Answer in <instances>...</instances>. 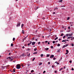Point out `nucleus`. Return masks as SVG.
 I'll return each instance as SVG.
<instances>
[{
	"label": "nucleus",
	"mask_w": 74,
	"mask_h": 74,
	"mask_svg": "<svg viewBox=\"0 0 74 74\" xmlns=\"http://www.w3.org/2000/svg\"><path fill=\"white\" fill-rule=\"evenodd\" d=\"M66 40H63L62 41V42H66Z\"/></svg>",
	"instance_id": "obj_12"
},
{
	"label": "nucleus",
	"mask_w": 74,
	"mask_h": 74,
	"mask_svg": "<svg viewBox=\"0 0 74 74\" xmlns=\"http://www.w3.org/2000/svg\"><path fill=\"white\" fill-rule=\"evenodd\" d=\"M55 73H57V71H55L54 72Z\"/></svg>",
	"instance_id": "obj_46"
},
{
	"label": "nucleus",
	"mask_w": 74,
	"mask_h": 74,
	"mask_svg": "<svg viewBox=\"0 0 74 74\" xmlns=\"http://www.w3.org/2000/svg\"><path fill=\"white\" fill-rule=\"evenodd\" d=\"M51 49H52V48H53V46H51Z\"/></svg>",
	"instance_id": "obj_42"
},
{
	"label": "nucleus",
	"mask_w": 74,
	"mask_h": 74,
	"mask_svg": "<svg viewBox=\"0 0 74 74\" xmlns=\"http://www.w3.org/2000/svg\"><path fill=\"white\" fill-rule=\"evenodd\" d=\"M21 65H22V67H23V64H21Z\"/></svg>",
	"instance_id": "obj_49"
},
{
	"label": "nucleus",
	"mask_w": 74,
	"mask_h": 74,
	"mask_svg": "<svg viewBox=\"0 0 74 74\" xmlns=\"http://www.w3.org/2000/svg\"><path fill=\"white\" fill-rule=\"evenodd\" d=\"M22 48H25V47H24V46H23V47H22Z\"/></svg>",
	"instance_id": "obj_56"
},
{
	"label": "nucleus",
	"mask_w": 74,
	"mask_h": 74,
	"mask_svg": "<svg viewBox=\"0 0 74 74\" xmlns=\"http://www.w3.org/2000/svg\"><path fill=\"white\" fill-rule=\"evenodd\" d=\"M7 67V66H3L4 68H5V67Z\"/></svg>",
	"instance_id": "obj_52"
},
{
	"label": "nucleus",
	"mask_w": 74,
	"mask_h": 74,
	"mask_svg": "<svg viewBox=\"0 0 74 74\" xmlns=\"http://www.w3.org/2000/svg\"><path fill=\"white\" fill-rule=\"evenodd\" d=\"M43 54H41V55H40V56L41 57H42V56H43Z\"/></svg>",
	"instance_id": "obj_36"
},
{
	"label": "nucleus",
	"mask_w": 74,
	"mask_h": 74,
	"mask_svg": "<svg viewBox=\"0 0 74 74\" xmlns=\"http://www.w3.org/2000/svg\"><path fill=\"white\" fill-rule=\"evenodd\" d=\"M34 40V38H32V40Z\"/></svg>",
	"instance_id": "obj_53"
},
{
	"label": "nucleus",
	"mask_w": 74,
	"mask_h": 74,
	"mask_svg": "<svg viewBox=\"0 0 74 74\" xmlns=\"http://www.w3.org/2000/svg\"><path fill=\"white\" fill-rule=\"evenodd\" d=\"M35 59V58H34L33 59H32V61H34V60Z\"/></svg>",
	"instance_id": "obj_28"
},
{
	"label": "nucleus",
	"mask_w": 74,
	"mask_h": 74,
	"mask_svg": "<svg viewBox=\"0 0 74 74\" xmlns=\"http://www.w3.org/2000/svg\"><path fill=\"white\" fill-rule=\"evenodd\" d=\"M57 64H59V63H58L57 62Z\"/></svg>",
	"instance_id": "obj_45"
},
{
	"label": "nucleus",
	"mask_w": 74,
	"mask_h": 74,
	"mask_svg": "<svg viewBox=\"0 0 74 74\" xmlns=\"http://www.w3.org/2000/svg\"><path fill=\"white\" fill-rule=\"evenodd\" d=\"M59 41H60V40H61V39H59Z\"/></svg>",
	"instance_id": "obj_64"
},
{
	"label": "nucleus",
	"mask_w": 74,
	"mask_h": 74,
	"mask_svg": "<svg viewBox=\"0 0 74 74\" xmlns=\"http://www.w3.org/2000/svg\"><path fill=\"white\" fill-rule=\"evenodd\" d=\"M65 38H66V36H64V37H63V38L64 39Z\"/></svg>",
	"instance_id": "obj_32"
},
{
	"label": "nucleus",
	"mask_w": 74,
	"mask_h": 74,
	"mask_svg": "<svg viewBox=\"0 0 74 74\" xmlns=\"http://www.w3.org/2000/svg\"><path fill=\"white\" fill-rule=\"evenodd\" d=\"M65 7V6H61V7Z\"/></svg>",
	"instance_id": "obj_61"
},
{
	"label": "nucleus",
	"mask_w": 74,
	"mask_h": 74,
	"mask_svg": "<svg viewBox=\"0 0 74 74\" xmlns=\"http://www.w3.org/2000/svg\"><path fill=\"white\" fill-rule=\"evenodd\" d=\"M62 69H63V68H61V69H60L59 70V71H61V70H62Z\"/></svg>",
	"instance_id": "obj_35"
},
{
	"label": "nucleus",
	"mask_w": 74,
	"mask_h": 74,
	"mask_svg": "<svg viewBox=\"0 0 74 74\" xmlns=\"http://www.w3.org/2000/svg\"><path fill=\"white\" fill-rule=\"evenodd\" d=\"M60 45L59 44H58L57 45V47H60Z\"/></svg>",
	"instance_id": "obj_18"
},
{
	"label": "nucleus",
	"mask_w": 74,
	"mask_h": 74,
	"mask_svg": "<svg viewBox=\"0 0 74 74\" xmlns=\"http://www.w3.org/2000/svg\"><path fill=\"white\" fill-rule=\"evenodd\" d=\"M42 19H45V18L44 17H43Z\"/></svg>",
	"instance_id": "obj_54"
},
{
	"label": "nucleus",
	"mask_w": 74,
	"mask_h": 74,
	"mask_svg": "<svg viewBox=\"0 0 74 74\" xmlns=\"http://www.w3.org/2000/svg\"><path fill=\"white\" fill-rule=\"evenodd\" d=\"M55 43V42L54 41H53V44H54V43Z\"/></svg>",
	"instance_id": "obj_41"
},
{
	"label": "nucleus",
	"mask_w": 74,
	"mask_h": 74,
	"mask_svg": "<svg viewBox=\"0 0 74 74\" xmlns=\"http://www.w3.org/2000/svg\"><path fill=\"white\" fill-rule=\"evenodd\" d=\"M23 24H22L21 26V28H22L23 27Z\"/></svg>",
	"instance_id": "obj_17"
},
{
	"label": "nucleus",
	"mask_w": 74,
	"mask_h": 74,
	"mask_svg": "<svg viewBox=\"0 0 74 74\" xmlns=\"http://www.w3.org/2000/svg\"><path fill=\"white\" fill-rule=\"evenodd\" d=\"M10 54H11V53H9V55H10Z\"/></svg>",
	"instance_id": "obj_63"
},
{
	"label": "nucleus",
	"mask_w": 74,
	"mask_h": 74,
	"mask_svg": "<svg viewBox=\"0 0 74 74\" xmlns=\"http://www.w3.org/2000/svg\"><path fill=\"white\" fill-rule=\"evenodd\" d=\"M46 72V71H44L43 72V74H44V73H45Z\"/></svg>",
	"instance_id": "obj_38"
},
{
	"label": "nucleus",
	"mask_w": 74,
	"mask_h": 74,
	"mask_svg": "<svg viewBox=\"0 0 74 74\" xmlns=\"http://www.w3.org/2000/svg\"><path fill=\"white\" fill-rule=\"evenodd\" d=\"M68 28L69 30L70 29V27H69Z\"/></svg>",
	"instance_id": "obj_48"
},
{
	"label": "nucleus",
	"mask_w": 74,
	"mask_h": 74,
	"mask_svg": "<svg viewBox=\"0 0 74 74\" xmlns=\"http://www.w3.org/2000/svg\"><path fill=\"white\" fill-rule=\"evenodd\" d=\"M25 32V31H24L23 30L22 31V33H23V34H25V32Z\"/></svg>",
	"instance_id": "obj_14"
},
{
	"label": "nucleus",
	"mask_w": 74,
	"mask_h": 74,
	"mask_svg": "<svg viewBox=\"0 0 74 74\" xmlns=\"http://www.w3.org/2000/svg\"><path fill=\"white\" fill-rule=\"evenodd\" d=\"M55 14V12H53V14Z\"/></svg>",
	"instance_id": "obj_58"
},
{
	"label": "nucleus",
	"mask_w": 74,
	"mask_h": 74,
	"mask_svg": "<svg viewBox=\"0 0 74 74\" xmlns=\"http://www.w3.org/2000/svg\"><path fill=\"white\" fill-rule=\"evenodd\" d=\"M54 57V55H52L51 56H50V58H53Z\"/></svg>",
	"instance_id": "obj_6"
},
{
	"label": "nucleus",
	"mask_w": 74,
	"mask_h": 74,
	"mask_svg": "<svg viewBox=\"0 0 74 74\" xmlns=\"http://www.w3.org/2000/svg\"><path fill=\"white\" fill-rule=\"evenodd\" d=\"M53 59L54 60H55V59H56V58H53Z\"/></svg>",
	"instance_id": "obj_47"
},
{
	"label": "nucleus",
	"mask_w": 74,
	"mask_h": 74,
	"mask_svg": "<svg viewBox=\"0 0 74 74\" xmlns=\"http://www.w3.org/2000/svg\"><path fill=\"white\" fill-rule=\"evenodd\" d=\"M38 44H40V42H39L38 43Z\"/></svg>",
	"instance_id": "obj_50"
},
{
	"label": "nucleus",
	"mask_w": 74,
	"mask_h": 74,
	"mask_svg": "<svg viewBox=\"0 0 74 74\" xmlns=\"http://www.w3.org/2000/svg\"><path fill=\"white\" fill-rule=\"evenodd\" d=\"M49 44H50L49 42H48V45H49Z\"/></svg>",
	"instance_id": "obj_59"
},
{
	"label": "nucleus",
	"mask_w": 74,
	"mask_h": 74,
	"mask_svg": "<svg viewBox=\"0 0 74 74\" xmlns=\"http://www.w3.org/2000/svg\"><path fill=\"white\" fill-rule=\"evenodd\" d=\"M66 37H68V36H69V34H66Z\"/></svg>",
	"instance_id": "obj_13"
},
{
	"label": "nucleus",
	"mask_w": 74,
	"mask_h": 74,
	"mask_svg": "<svg viewBox=\"0 0 74 74\" xmlns=\"http://www.w3.org/2000/svg\"><path fill=\"white\" fill-rule=\"evenodd\" d=\"M42 62L40 63L39 64V65H41V64H42Z\"/></svg>",
	"instance_id": "obj_24"
},
{
	"label": "nucleus",
	"mask_w": 74,
	"mask_h": 74,
	"mask_svg": "<svg viewBox=\"0 0 74 74\" xmlns=\"http://www.w3.org/2000/svg\"><path fill=\"white\" fill-rule=\"evenodd\" d=\"M65 45L63 46L62 47V48H65Z\"/></svg>",
	"instance_id": "obj_20"
},
{
	"label": "nucleus",
	"mask_w": 74,
	"mask_h": 74,
	"mask_svg": "<svg viewBox=\"0 0 74 74\" xmlns=\"http://www.w3.org/2000/svg\"><path fill=\"white\" fill-rule=\"evenodd\" d=\"M49 54H47V57H49Z\"/></svg>",
	"instance_id": "obj_21"
},
{
	"label": "nucleus",
	"mask_w": 74,
	"mask_h": 74,
	"mask_svg": "<svg viewBox=\"0 0 74 74\" xmlns=\"http://www.w3.org/2000/svg\"><path fill=\"white\" fill-rule=\"evenodd\" d=\"M62 60V57H61L60 59L59 60V61H61V60Z\"/></svg>",
	"instance_id": "obj_23"
},
{
	"label": "nucleus",
	"mask_w": 74,
	"mask_h": 74,
	"mask_svg": "<svg viewBox=\"0 0 74 74\" xmlns=\"http://www.w3.org/2000/svg\"><path fill=\"white\" fill-rule=\"evenodd\" d=\"M67 46H69V44H67L66 45V47H67Z\"/></svg>",
	"instance_id": "obj_43"
},
{
	"label": "nucleus",
	"mask_w": 74,
	"mask_h": 74,
	"mask_svg": "<svg viewBox=\"0 0 74 74\" xmlns=\"http://www.w3.org/2000/svg\"><path fill=\"white\" fill-rule=\"evenodd\" d=\"M30 53L28 54V55H27L28 56H30Z\"/></svg>",
	"instance_id": "obj_34"
},
{
	"label": "nucleus",
	"mask_w": 74,
	"mask_h": 74,
	"mask_svg": "<svg viewBox=\"0 0 74 74\" xmlns=\"http://www.w3.org/2000/svg\"><path fill=\"white\" fill-rule=\"evenodd\" d=\"M60 51H61L60 49H58L57 51V52H60Z\"/></svg>",
	"instance_id": "obj_11"
},
{
	"label": "nucleus",
	"mask_w": 74,
	"mask_h": 74,
	"mask_svg": "<svg viewBox=\"0 0 74 74\" xmlns=\"http://www.w3.org/2000/svg\"><path fill=\"white\" fill-rule=\"evenodd\" d=\"M34 51H37V48L34 49Z\"/></svg>",
	"instance_id": "obj_31"
},
{
	"label": "nucleus",
	"mask_w": 74,
	"mask_h": 74,
	"mask_svg": "<svg viewBox=\"0 0 74 74\" xmlns=\"http://www.w3.org/2000/svg\"><path fill=\"white\" fill-rule=\"evenodd\" d=\"M63 36V34L62 33L61 34L60 36Z\"/></svg>",
	"instance_id": "obj_26"
},
{
	"label": "nucleus",
	"mask_w": 74,
	"mask_h": 74,
	"mask_svg": "<svg viewBox=\"0 0 74 74\" xmlns=\"http://www.w3.org/2000/svg\"><path fill=\"white\" fill-rule=\"evenodd\" d=\"M62 1H63L62 0H59V2L60 3V2H62Z\"/></svg>",
	"instance_id": "obj_22"
},
{
	"label": "nucleus",
	"mask_w": 74,
	"mask_h": 74,
	"mask_svg": "<svg viewBox=\"0 0 74 74\" xmlns=\"http://www.w3.org/2000/svg\"><path fill=\"white\" fill-rule=\"evenodd\" d=\"M32 42L30 41V42L28 44V45L29 46V45H30V44H32Z\"/></svg>",
	"instance_id": "obj_10"
},
{
	"label": "nucleus",
	"mask_w": 74,
	"mask_h": 74,
	"mask_svg": "<svg viewBox=\"0 0 74 74\" xmlns=\"http://www.w3.org/2000/svg\"><path fill=\"white\" fill-rule=\"evenodd\" d=\"M69 62L70 63H72V62L71 61V60Z\"/></svg>",
	"instance_id": "obj_37"
},
{
	"label": "nucleus",
	"mask_w": 74,
	"mask_h": 74,
	"mask_svg": "<svg viewBox=\"0 0 74 74\" xmlns=\"http://www.w3.org/2000/svg\"><path fill=\"white\" fill-rule=\"evenodd\" d=\"M45 49L47 50H48V49H49V48H45Z\"/></svg>",
	"instance_id": "obj_19"
},
{
	"label": "nucleus",
	"mask_w": 74,
	"mask_h": 74,
	"mask_svg": "<svg viewBox=\"0 0 74 74\" xmlns=\"http://www.w3.org/2000/svg\"><path fill=\"white\" fill-rule=\"evenodd\" d=\"M71 70H72V71H74V68H72Z\"/></svg>",
	"instance_id": "obj_39"
},
{
	"label": "nucleus",
	"mask_w": 74,
	"mask_h": 74,
	"mask_svg": "<svg viewBox=\"0 0 74 74\" xmlns=\"http://www.w3.org/2000/svg\"><path fill=\"white\" fill-rule=\"evenodd\" d=\"M65 68H66V66H64V69H65Z\"/></svg>",
	"instance_id": "obj_57"
},
{
	"label": "nucleus",
	"mask_w": 74,
	"mask_h": 74,
	"mask_svg": "<svg viewBox=\"0 0 74 74\" xmlns=\"http://www.w3.org/2000/svg\"><path fill=\"white\" fill-rule=\"evenodd\" d=\"M37 52H34L33 53V54H37Z\"/></svg>",
	"instance_id": "obj_30"
},
{
	"label": "nucleus",
	"mask_w": 74,
	"mask_h": 74,
	"mask_svg": "<svg viewBox=\"0 0 74 74\" xmlns=\"http://www.w3.org/2000/svg\"><path fill=\"white\" fill-rule=\"evenodd\" d=\"M66 53H65V55H67V54H68V53H69V50H66Z\"/></svg>",
	"instance_id": "obj_4"
},
{
	"label": "nucleus",
	"mask_w": 74,
	"mask_h": 74,
	"mask_svg": "<svg viewBox=\"0 0 74 74\" xmlns=\"http://www.w3.org/2000/svg\"><path fill=\"white\" fill-rule=\"evenodd\" d=\"M6 59H9L10 62H11V61H12V60H13V59L11 58V57H8Z\"/></svg>",
	"instance_id": "obj_2"
},
{
	"label": "nucleus",
	"mask_w": 74,
	"mask_h": 74,
	"mask_svg": "<svg viewBox=\"0 0 74 74\" xmlns=\"http://www.w3.org/2000/svg\"><path fill=\"white\" fill-rule=\"evenodd\" d=\"M33 72H34V70H32L31 71V73H33Z\"/></svg>",
	"instance_id": "obj_25"
},
{
	"label": "nucleus",
	"mask_w": 74,
	"mask_h": 74,
	"mask_svg": "<svg viewBox=\"0 0 74 74\" xmlns=\"http://www.w3.org/2000/svg\"><path fill=\"white\" fill-rule=\"evenodd\" d=\"M73 34H69V36H73Z\"/></svg>",
	"instance_id": "obj_7"
},
{
	"label": "nucleus",
	"mask_w": 74,
	"mask_h": 74,
	"mask_svg": "<svg viewBox=\"0 0 74 74\" xmlns=\"http://www.w3.org/2000/svg\"><path fill=\"white\" fill-rule=\"evenodd\" d=\"M58 37H57L55 39H54V40H57L58 39Z\"/></svg>",
	"instance_id": "obj_16"
},
{
	"label": "nucleus",
	"mask_w": 74,
	"mask_h": 74,
	"mask_svg": "<svg viewBox=\"0 0 74 74\" xmlns=\"http://www.w3.org/2000/svg\"><path fill=\"white\" fill-rule=\"evenodd\" d=\"M35 40H36V41H37V39H36Z\"/></svg>",
	"instance_id": "obj_62"
},
{
	"label": "nucleus",
	"mask_w": 74,
	"mask_h": 74,
	"mask_svg": "<svg viewBox=\"0 0 74 74\" xmlns=\"http://www.w3.org/2000/svg\"><path fill=\"white\" fill-rule=\"evenodd\" d=\"M48 64H51V63H50V62H48Z\"/></svg>",
	"instance_id": "obj_40"
},
{
	"label": "nucleus",
	"mask_w": 74,
	"mask_h": 74,
	"mask_svg": "<svg viewBox=\"0 0 74 74\" xmlns=\"http://www.w3.org/2000/svg\"><path fill=\"white\" fill-rule=\"evenodd\" d=\"M20 24H21V23L19 22L18 23H17V25H16V27H18L19 26H20Z\"/></svg>",
	"instance_id": "obj_3"
},
{
	"label": "nucleus",
	"mask_w": 74,
	"mask_h": 74,
	"mask_svg": "<svg viewBox=\"0 0 74 74\" xmlns=\"http://www.w3.org/2000/svg\"><path fill=\"white\" fill-rule=\"evenodd\" d=\"M71 38H73V37H69L67 38V39H70Z\"/></svg>",
	"instance_id": "obj_8"
},
{
	"label": "nucleus",
	"mask_w": 74,
	"mask_h": 74,
	"mask_svg": "<svg viewBox=\"0 0 74 74\" xmlns=\"http://www.w3.org/2000/svg\"><path fill=\"white\" fill-rule=\"evenodd\" d=\"M36 44V42H32V45H34V44Z\"/></svg>",
	"instance_id": "obj_5"
},
{
	"label": "nucleus",
	"mask_w": 74,
	"mask_h": 74,
	"mask_svg": "<svg viewBox=\"0 0 74 74\" xmlns=\"http://www.w3.org/2000/svg\"><path fill=\"white\" fill-rule=\"evenodd\" d=\"M14 72H15V69H13V72L14 73Z\"/></svg>",
	"instance_id": "obj_15"
},
{
	"label": "nucleus",
	"mask_w": 74,
	"mask_h": 74,
	"mask_svg": "<svg viewBox=\"0 0 74 74\" xmlns=\"http://www.w3.org/2000/svg\"><path fill=\"white\" fill-rule=\"evenodd\" d=\"M30 66V65H29V64H27V66Z\"/></svg>",
	"instance_id": "obj_60"
},
{
	"label": "nucleus",
	"mask_w": 74,
	"mask_h": 74,
	"mask_svg": "<svg viewBox=\"0 0 74 74\" xmlns=\"http://www.w3.org/2000/svg\"><path fill=\"white\" fill-rule=\"evenodd\" d=\"M72 47H73V46H74V44H72Z\"/></svg>",
	"instance_id": "obj_44"
},
{
	"label": "nucleus",
	"mask_w": 74,
	"mask_h": 74,
	"mask_svg": "<svg viewBox=\"0 0 74 74\" xmlns=\"http://www.w3.org/2000/svg\"><path fill=\"white\" fill-rule=\"evenodd\" d=\"M15 38H14L13 39V41H15Z\"/></svg>",
	"instance_id": "obj_27"
},
{
	"label": "nucleus",
	"mask_w": 74,
	"mask_h": 74,
	"mask_svg": "<svg viewBox=\"0 0 74 74\" xmlns=\"http://www.w3.org/2000/svg\"><path fill=\"white\" fill-rule=\"evenodd\" d=\"M45 42L46 43H48V41H46Z\"/></svg>",
	"instance_id": "obj_51"
},
{
	"label": "nucleus",
	"mask_w": 74,
	"mask_h": 74,
	"mask_svg": "<svg viewBox=\"0 0 74 74\" xmlns=\"http://www.w3.org/2000/svg\"><path fill=\"white\" fill-rule=\"evenodd\" d=\"M69 19H70V17H68L67 18V20H69Z\"/></svg>",
	"instance_id": "obj_33"
},
{
	"label": "nucleus",
	"mask_w": 74,
	"mask_h": 74,
	"mask_svg": "<svg viewBox=\"0 0 74 74\" xmlns=\"http://www.w3.org/2000/svg\"><path fill=\"white\" fill-rule=\"evenodd\" d=\"M16 68L17 69H20L21 68V66L20 64H18L16 65Z\"/></svg>",
	"instance_id": "obj_1"
},
{
	"label": "nucleus",
	"mask_w": 74,
	"mask_h": 74,
	"mask_svg": "<svg viewBox=\"0 0 74 74\" xmlns=\"http://www.w3.org/2000/svg\"><path fill=\"white\" fill-rule=\"evenodd\" d=\"M58 9L57 8H55L54 9V11H56V10H58Z\"/></svg>",
	"instance_id": "obj_9"
},
{
	"label": "nucleus",
	"mask_w": 74,
	"mask_h": 74,
	"mask_svg": "<svg viewBox=\"0 0 74 74\" xmlns=\"http://www.w3.org/2000/svg\"><path fill=\"white\" fill-rule=\"evenodd\" d=\"M52 68H53V67H54V66H52Z\"/></svg>",
	"instance_id": "obj_55"
},
{
	"label": "nucleus",
	"mask_w": 74,
	"mask_h": 74,
	"mask_svg": "<svg viewBox=\"0 0 74 74\" xmlns=\"http://www.w3.org/2000/svg\"><path fill=\"white\" fill-rule=\"evenodd\" d=\"M13 44H12V43L11 44V47H12L13 46Z\"/></svg>",
	"instance_id": "obj_29"
}]
</instances>
